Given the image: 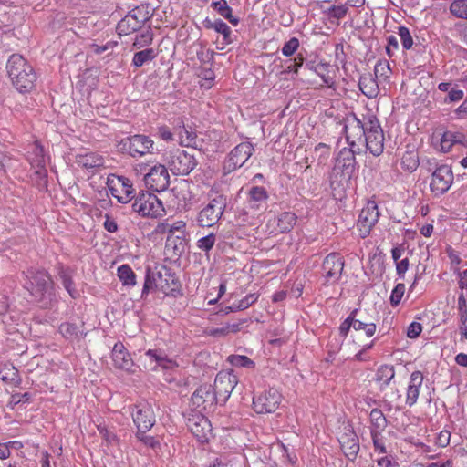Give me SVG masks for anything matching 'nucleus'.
Segmentation results:
<instances>
[{"mask_svg":"<svg viewBox=\"0 0 467 467\" xmlns=\"http://www.w3.org/2000/svg\"><path fill=\"white\" fill-rule=\"evenodd\" d=\"M129 154L133 157H142L146 154L152 153L154 141L148 136L137 134L128 139Z\"/></svg>","mask_w":467,"mask_h":467,"instance_id":"4be33fe9","label":"nucleus"},{"mask_svg":"<svg viewBox=\"0 0 467 467\" xmlns=\"http://www.w3.org/2000/svg\"><path fill=\"white\" fill-rule=\"evenodd\" d=\"M257 299H258V296L256 294H250L239 302V304L237 306V309H239V310L246 309L251 305L255 303L257 301Z\"/></svg>","mask_w":467,"mask_h":467,"instance_id":"052dcab7","label":"nucleus"},{"mask_svg":"<svg viewBox=\"0 0 467 467\" xmlns=\"http://www.w3.org/2000/svg\"><path fill=\"white\" fill-rule=\"evenodd\" d=\"M118 276L123 285H134L136 284V275L128 265H123L118 268Z\"/></svg>","mask_w":467,"mask_h":467,"instance_id":"e433bc0d","label":"nucleus"},{"mask_svg":"<svg viewBox=\"0 0 467 467\" xmlns=\"http://www.w3.org/2000/svg\"><path fill=\"white\" fill-rule=\"evenodd\" d=\"M422 331V326L420 323L412 322L407 330V336L410 338H416Z\"/></svg>","mask_w":467,"mask_h":467,"instance_id":"680f3d73","label":"nucleus"},{"mask_svg":"<svg viewBox=\"0 0 467 467\" xmlns=\"http://www.w3.org/2000/svg\"><path fill=\"white\" fill-rule=\"evenodd\" d=\"M282 400L281 393L275 389H269L253 399V409L258 414L275 412Z\"/></svg>","mask_w":467,"mask_h":467,"instance_id":"f8f14e48","label":"nucleus"},{"mask_svg":"<svg viewBox=\"0 0 467 467\" xmlns=\"http://www.w3.org/2000/svg\"><path fill=\"white\" fill-rule=\"evenodd\" d=\"M419 166L418 156L412 152H406L401 158V167L409 172L414 171Z\"/></svg>","mask_w":467,"mask_h":467,"instance_id":"a19ab883","label":"nucleus"},{"mask_svg":"<svg viewBox=\"0 0 467 467\" xmlns=\"http://www.w3.org/2000/svg\"><path fill=\"white\" fill-rule=\"evenodd\" d=\"M357 310L352 312L353 316V328L356 331L364 330L367 337H372L376 332V325L374 323H366L356 318Z\"/></svg>","mask_w":467,"mask_h":467,"instance_id":"ea45409f","label":"nucleus"},{"mask_svg":"<svg viewBox=\"0 0 467 467\" xmlns=\"http://www.w3.org/2000/svg\"><path fill=\"white\" fill-rule=\"evenodd\" d=\"M450 10L455 16L467 19V0H454Z\"/></svg>","mask_w":467,"mask_h":467,"instance_id":"c03bdc74","label":"nucleus"},{"mask_svg":"<svg viewBox=\"0 0 467 467\" xmlns=\"http://www.w3.org/2000/svg\"><path fill=\"white\" fill-rule=\"evenodd\" d=\"M379 217V212L378 210V205L375 202H368L361 210L358 216V229L361 238L364 239L369 235L370 231L377 223Z\"/></svg>","mask_w":467,"mask_h":467,"instance_id":"dca6fc26","label":"nucleus"},{"mask_svg":"<svg viewBox=\"0 0 467 467\" xmlns=\"http://www.w3.org/2000/svg\"><path fill=\"white\" fill-rule=\"evenodd\" d=\"M228 361L234 367L253 368L254 362L246 356L232 355L228 358Z\"/></svg>","mask_w":467,"mask_h":467,"instance_id":"49530a36","label":"nucleus"},{"mask_svg":"<svg viewBox=\"0 0 467 467\" xmlns=\"http://www.w3.org/2000/svg\"><path fill=\"white\" fill-rule=\"evenodd\" d=\"M167 164L173 174L187 175L196 167L197 161L192 154L177 149L171 153Z\"/></svg>","mask_w":467,"mask_h":467,"instance_id":"1a4fd4ad","label":"nucleus"},{"mask_svg":"<svg viewBox=\"0 0 467 467\" xmlns=\"http://www.w3.org/2000/svg\"><path fill=\"white\" fill-rule=\"evenodd\" d=\"M368 116H363V119H360L357 116L353 115L352 117L347 119L345 125V133L347 140L349 145L353 146L356 143V140H361L367 131Z\"/></svg>","mask_w":467,"mask_h":467,"instance_id":"412c9836","label":"nucleus"},{"mask_svg":"<svg viewBox=\"0 0 467 467\" xmlns=\"http://www.w3.org/2000/svg\"><path fill=\"white\" fill-rule=\"evenodd\" d=\"M341 450L345 456L353 461L359 451V442L357 434L351 426H345L338 438Z\"/></svg>","mask_w":467,"mask_h":467,"instance_id":"aec40b11","label":"nucleus"},{"mask_svg":"<svg viewBox=\"0 0 467 467\" xmlns=\"http://www.w3.org/2000/svg\"><path fill=\"white\" fill-rule=\"evenodd\" d=\"M116 46V43L115 42H109L107 43L106 45H103V46H99L97 44H92L90 46V50L97 54V55H99L109 49H112L114 47Z\"/></svg>","mask_w":467,"mask_h":467,"instance_id":"338daca9","label":"nucleus"},{"mask_svg":"<svg viewBox=\"0 0 467 467\" xmlns=\"http://www.w3.org/2000/svg\"><path fill=\"white\" fill-rule=\"evenodd\" d=\"M178 135L182 146L193 148L197 146V134L191 126L182 125L178 131Z\"/></svg>","mask_w":467,"mask_h":467,"instance_id":"2f4dec72","label":"nucleus"},{"mask_svg":"<svg viewBox=\"0 0 467 467\" xmlns=\"http://www.w3.org/2000/svg\"><path fill=\"white\" fill-rule=\"evenodd\" d=\"M451 433L448 431H442L436 439V444L441 448L446 447L450 442Z\"/></svg>","mask_w":467,"mask_h":467,"instance_id":"69168bd1","label":"nucleus"},{"mask_svg":"<svg viewBox=\"0 0 467 467\" xmlns=\"http://www.w3.org/2000/svg\"><path fill=\"white\" fill-rule=\"evenodd\" d=\"M203 413L192 410L187 418L189 431L201 442L207 441L212 431L211 423Z\"/></svg>","mask_w":467,"mask_h":467,"instance_id":"4468645a","label":"nucleus"},{"mask_svg":"<svg viewBox=\"0 0 467 467\" xmlns=\"http://www.w3.org/2000/svg\"><path fill=\"white\" fill-rule=\"evenodd\" d=\"M62 283L66 290L68 292L71 297L76 298L78 296V292L74 287L72 278L66 273L61 274Z\"/></svg>","mask_w":467,"mask_h":467,"instance_id":"603ef678","label":"nucleus"},{"mask_svg":"<svg viewBox=\"0 0 467 467\" xmlns=\"http://www.w3.org/2000/svg\"><path fill=\"white\" fill-rule=\"evenodd\" d=\"M358 86L361 92L368 99L376 98L379 92L377 79L370 73L360 77Z\"/></svg>","mask_w":467,"mask_h":467,"instance_id":"c85d7f7f","label":"nucleus"},{"mask_svg":"<svg viewBox=\"0 0 467 467\" xmlns=\"http://www.w3.org/2000/svg\"><path fill=\"white\" fill-rule=\"evenodd\" d=\"M203 26L207 29H213L217 33L222 34L224 44H230L233 42L231 28L221 19H216L214 21L205 19L203 21Z\"/></svg>","mask_w":467,"mask_h":467,"instance_id":"7c9ffc66","label":"nucleus"},{"mask_svg":"<svg viewBox=\"0 0 467 467\" xmlns=\"http://www.w3.org/2000/svg\"><path fill=\"white\" fill-rule=\"evenodd\" d=\"M405 292V285L404 284H398L394 289L392 290L391 296H390V303L392 306H398L404 295Z\"/></svg>","mask_w":467,"mask_h":467,"instance_id":"864d4df0","label":"nucleus"},{"mask_svg":"<svg viewBox=\"0 0 467 467\" xmlns=\"http://www.w3.org/2000/svg\"><path fill=\"white\" fill-rule=\"evenodd\" d=\"M391 69L387 60H379L375 65L374 74L376 78L387 79L389 77Z\"/></svg>","mask_w":467,"mask_h":467,"instance_id":"a18cd8bd","label":"nucleus"},{"mask_svg":"<svg viewBox=\"0 0 467 467\" xmlns=\"http://www.w3.org/2000/svg\"><path fill=\"white\" fill-rule=\"evenodd\" d=\"M296 222L294 213L284 212L276 218L277 228L280 233L289 232Z\"/></svg>","mask_w":467,"mask_h":467,"instance_id":"72a5a7b5","label":"nucleus"},{"mask_svg":"<svg viewBox=\"0 0 467 467\" xmlns=\"http://www.w3.org/2000/svg\"><path fill=\"white\" fill-rule=\"evenodd\" d=\"M133 421L140 432H146L155 423V415L152 406L148 402H141L135 406Z\"/></svg>","mask_w":467,"mask_h":467,"instance_id":"a211bd4d","label":"nucleus"},{"mask_svg":"<svg viewBox=\"0 0 467 467\" xmlns=\"http://www.w3.org/2000/svg\"><path fill=\"white\" fill-rule=\"evenodd\" d=\"M395 376L394 367L390 365H383L379 368L376 374V380L388 385Z\"/></svg>","mask_w":467,"mask_h":467,"instance_id":"58836bf2","label":"nucleus"},{"mask_svg":"<svg viewBox=\"0 0 467 467\" xmlns=\"http://www.w3.org/2000/svg\"><path fill=\"white\" fill-rule=\"evenodd\" d=\"M153 40V34L151 29L148 28L136 36L133 46L140 49L151 44Z\"/></svg>","mask_w":467,"mask_h":467,"instance_id":"37998d69","label":"nucleus"},{"mask_svg":"<svg viewBox=\"0 0 467 467\" xmlns=\"http://www.w3.org/2000/svg\"><path fill=\"white\" fill-rule=\"evenodd\" d=\"M345 262L343 256L337 253L327 254L322 264L323 285L336 284L341 277Z\"/></svg>","mask_w":467,"mask_h":467,"instance_id":"9b49d317","label":"nucleus"},{"mask_svg":"<svg viewBox=\"0 0 467 467\" xmlns=\"http://www.w3.org/2000/svg\"><path fill=\"white\" fill-rule=\"evenodd\" d=\"M237 382V377L230 371H220L217 374L212 386L219 403L228 400Z\"/></svg>","mask_w":467,"mask_h":467,"instance_id":"2eb2a0df","label":"nucleus"},{"mask_svg":"<svg viewBox=\"0 0 467 467\" xmlns=\"http://www.w3.org/2000/svg\"><path fill=\"white\" fill-rule=\"evenodd\" d=\"M371 437L375 450L379 451L380 453H386V448L383 439L380 437V431L371 430Z\"/></svg>","mask_w":467,"mask_h":467,"instance_id":"5fc2aeb1","label":"nucleus"},{"mask_svg":"<svg viewBox=\"0 0 467 467\" xmlns=\"http://www.w3.org/2000/svg\"><path fill=\"white\" fill-rule=\"evenodd\" d=\"M267 192L264 187L254 186L249 191L248 204L250 208L261 210L266 208Z\"/></svg>","mask_w":467,"mask_h":467,"instance_id":"cd10ccee","label":"nucleus"},{"mask_svg":"<svg viewBox=\"0 0 467 467\" xmlns=\"http://www.w3.org/2000/svg\"><path fill=\"white\" fill-rule=\"evenodd\" d=\"M29 279L28 290L38 302H44L43 306L47 307L53 296L54 282L51 275L45 270L30 269L26 275Z\"/></svg>","mask_w":467,"mask_h":467,"instance_id":"7ed1b4c3","label":"nucleus"},{"mask_svg":"<svg viewBox=\"0 0 467 467\" xmlns=\"http://www.w3.org/2000/svg\"><path fill=\"white\" fill-rule=\"evenodd\" d=\"M6 68L13 85L19 92L27 93L35 88L36 75L22 56L13 54L8 59Z\"/></svg>","mask_w":467,"mask_h":467,"instance_id":"f257e3e1","label":"nucleus"},{"mask_svg":"<svg viewBox=\"0 0 467 467\" xmlns=\"http://www.w3.org/2000/svg\"><path fill=\"white\" fill-rule=\"evenodd\" d=\"M140 24L141 22L137 19L135 15L129 14L118 23L117 31L120 36L129 35L138 30Z\"/></svg>","mask_w":467,"mask_h":467,"instance_id":"c756f323","label":"nucleus"},{"mask_svg":"<svg viewBox=\"0 0 467 467\" xmlns=\"http://www.w3.org/2000/svg\"><path fill=\"white\" fill-rule=\"evenodd\" d=\"M13 158L6 152L0 151V169L6 171L13 167Z\"/></svg>","mask_w":467,"mask_h":467,"instance_id":"e2e57ef3","label":"nucleus"},{"mask_svg":"<svg viewBox=\"0 0 467 467\" xmlns=\"http://www.w3.org/2000/svg\"><path fill=\"white\" fill-rule=\"evenodd\" d=\"M399 36L404 49H410L412 47L413 39L409 31V29L405 26L399 27Z\"/></svg>","mask_w":467,"mask_h":467,"instance_id":"8fccbe9b","label":"nucleus"},{"mask_svg":"<svg viewBox=\"0 0 467 467\" xmlns=\"http://www.w3.org/2000/svg\"><path fill=\"white\" fill-rule=\"evenodd\" d=\"M111 359L117 369L131 372L134 367L133 360L122 342H117L111 352Z\"/></svg>","mask_w":467,"mask_h":467,"instance_id":"b1692460","label":"nucleus"},{"mask_svg":"<svg viewBox=\"0 0 467 467\" xmlns=\"http://www.w3.org/2000/svg\"><path fill=\"white\" fill-rule=\"evenodd\" d=\"M156 57V52L153 48H146L134 54L132 63L135 67H140L145 63L153 60Z\"/></svg>","mask_w":467,"mask_h":467,"instance_id":"c9c22d12","label":"nucleus"},{"mask_svg":"<svg viewBox=\"0 0 467 467\" xmlns=\"http://www.w3.org/2000/svg\"><path fill=\"white\" fill-rule=\"evenodd\" d=\"M398 48H399V42H398L397 37L394 36H389L388 37V44L386 47V52L389 58H391L394 56V54L398 50Z\"/></svg>","mask_w":467,"mask_h":467,"instance_id":"bf43d9fd","label":"nucleus"},{"mask_svg":"<svg viewBox=\"0 0 467 467\" xmlns=\"http://www.w3.org/2000/svg\"><path fill=\"white\" fill-rule=\"evenodd\" d=\"M239 330L238 324H227L218 328H207L206 334L213 337H223L226 336L230 332H237Z\"/></svg>","mask_w":467,"mask_h":467,"instance_id":"79ce46f5","label":"nucleus"},{"mask_svg":"<svg viewBox=\"0 0 467 467\" xmlns=\"http://www.w3.org/2000/svg\"><path fill=\"white\" fill-rule=\"evenodd\" d=\"M254 152V146L251 142L238 144L230 153L225 166L229 171L242 167Z\"/></svg>","mask_w":467,"mask_h":467,"instance_id":"6ab92c4d","label":"nucleus"},{"mask_svg":"<svg viewBox=\"0 0 467 467\" xmlns=\"http://www.w3.org/2000/svg\"><path fill=\"white\" fill-rule=\"evenodd\" d=\"M76 162L78 166L88 170L96 171L105 164L104 157L95 152L78 154L76 157Z\"/></svg>","mask_w":467,"mask_h":467,"instance_id":"393cba45","label":"nucleus"},{"mask_svg":"<svg viewBox=\"0 0 467 467\" xmlns=\"http://www.w3.org/2000/svg\"><path fill=\"white\" fill-rule=\"evenodd\" d=\"M423 382V374L420 371H414L410 378L407 389L406 403L410 407L417 402L420 394V388Z\"/></svg>","mask_w":467,"mask_h":467,"instance_id":"a878e982","label":"nucleus"},{"mask_svg":"<svg viewBox=\"0 0 467 467\" xmlns=\"http://www.w3.org/2000/svg\"><path fill=\"white\" fill-rule=\"evenodd\" d=\"M428 171L431 172V181L430 188L431 192L436 195L445 193L453 182V174L450 166L441 164L437 165L435 160H428Z\"/></svg>","mask_w":467,"mask_h":467,"instance_id":"20e7f679","label":"nucleus"},{"mask_svg":"<svg viewBox=\"0 0 467 467\" xmlns=\"http://www.w3.org/2000/svg\"><path fill=\"white\" fill-rule=\"evenodd\" d=\"M146 185L155 192L165 191L170 183L167 168L162 164L154 165L144 176Z\"/></svg>","mask_w":467,"mask_h":467,"instance_id":"f3484780","label":"nucleus"},{"mask_svg":"<svg viewBox=\"0 0 467 467\" xmlns=\"http://www.w3.org/2000/svg\"><path fill=\"white\" fill-rule=\"evenodd\" d=\"M59 332L67 339H73L78 337V327L71 323H63L59 327Z\"/></svg>","mask_w":467,"mask_h":467,"instance_id":"de8ad7c7","label":"nucleus"},{"mask_svg":"<svg viewBox=\"0 0 467 467\" xmlns=\"http://www.w3.org/2000/svg\"><path fill=\"white\" fill-rule=\"evenodd\" d=\"M178 288L177 279L167 267H155L153 270H147L142 296L150 291L161 292L165 296H169L177 291Z\"/></svg>","mask_w":467,"mask_h":467,"instance_id":"f03ea898","label":"nucleus"},{"mask_svg":"<svg viewBox=\"0 0 467 467\" xmlns=\"http://www.w3.org/2000/svg\"><path fill=\"white\" fill-rule=\"evenodd\" d=\"M159 137L165 141H172L173 140V133L171 131L169 127L161 126L158 129Z\"/></svg>","mask_w":467,"mask_h":467,"instance_id":"774afa93","label":"nucleus"},{"mask_svg":"<svg viewBox=\"0 0 467 467\" xmlns=\"http://www.w3.org/2000/svg\"><path fill=\"white\" fill-rule=\"evenodd\" d=\"M216 241V235L214 234H210L207 236L202 237L197 241V246L202 251L208 252L210 251Z\"/></svg>","mask_w":467,"mask_h":467,"instance_id":"09e8293b","label":"nucleus"},{"mask_svg":"<svg viewBox=\"0 0 467 467\" xmlns=\"http://www.w3.org/2000/svg\"><path fill=\"white\" fill-rule=\"evenodd\" d=\"M111 195L121 203H128L135 196V190L130 179L123 176H114L108 181Z\"/></svg>","mask_w":467,"mask_h":467,"instance_id":"ddd939ff","label":"nucleus"},{"mask_svg":"<svg viewBox=\"0 0 467 467\" xmlns=\"http://www.w3.org/2000/svg\"><path fill=\"white\" fill-rule=\"evenodd\" d=\"M219 403L216 394L210 384L201 385L192 395L191 406L192 410L209 412Z\"/></svg>","mask_w":467,"mask_h":467,"instance_id":"6e6552de","label":"nucleus"},{"mask_svg":"<svg viewBox=\"0 0 467 467\" xmlns=\"http://www.w3.org/2000/svg\"><path fill=\"white\" fill-rule=\"evenodd\" d=\"M132 208L142 217L158 218L165 214L162 202L153 193L140 192L135 199Z\"/></svg>","mask_w":467,"mask_h":467,"instance_id":"39448f33","label":"nucleus"},{"mask_svg":"<svg viewBox=\"0 0 467 467\" xmlns=\"http://www.w3.org/2000/svg\"><path fill=\"white\" fill-rule=\"evenodd\" d=\"M368 128L365 133L367 150L374 156H379L384 150V135L378 119L373 115L368 116Z\"/></svg>","mask_w":467,"mask_h":467,"instance_id":"423d86ee","label":"nucleus"},{"mask_svg":"<svg viewBox=\"0 0 467 467\" xmlns=\"http://www.w3.org/2000/svg\"><path fill=\"white\" fill-rule=\"evenodd\" d=\"M98 431L101 437L109 444L116 442V435L104 425H98Z\"/></svg>","mask_w":467,"mask_h":467,"instance_id":"4d7b16f0","label":"nucleus"},{"mask_svg":"<svg viewBox=\"0 0 467 467\" xmlns=\"http://www.w3.org/2000/svg\"><path fill=\"white\" fill-rule=\"evenodd\" d=\"M440 144L441 150L448 152L457 144L466 145L467 137L463 133L448 130L443 133Z\"/></svg>","mask_w":467,"mask_h":467,"instance_id":"bb28decb","label":"nucleus"},{"mask_svg":"<svg viewBox=\"0 0 467 467\" xmlns=\"http://www.w3.org/2000/svg\"><path fill=\"white\" fill-rule=\"evenodd\" d=\"M369 419L370 423L372 425V430L381 431L387 426V419L384 416L383 412L379 409H373L370 411Z\"/></svg>","mask_w":467,"mask_h":467,"instance_id":"4c0bfd02","label":"nucleus"},{"mask_svg":"<svg viewBox=\"0 0 467 467\" xmlns=\"http://www.w3.org/2000/svg\"><path fill=\"white\" fill-rule=\"evenodd\" d=\"M327 67L325 65H317L316 67V72L321 77L323 82L328 86L332 87L334 84L333 78L329 75V71L327 73H325L327 70Z\"/></svg>","mask_w":467,"mask_h":467,"instance_id":"6e6d98bb","label":"nucleus"},{"mask_svg":"<svg viewBox=\"0 0 467 467\" xmlns=\"http://www.w3.org/2000/svg\"><path fill=\"white\" fill-rule=\"evenodd\" d=\"M348 11V8L347 5H333L329 9V14L332 17L337 19L343 18Z\"/></svg>","mask_w":467,"mask_h":467,"instance_id":"13d9d810","label":"nucleus"},{"mask_svg":"<svg viewBox=\"0 0 467 467\" xmlns=\"http://www.w3.org/2000/svg\"><path fill=\"white\" fill-rule=\"evenodd\" d=\"M225 206L226 202L223 196L218 195L212 199L198 213L197 222L199 226L211 227L214 225L222 217Z\"/></svg>","mask_w":467,"mask_h":467,"instance_id":"0eeeda50","label":"nucleus"},{"mask_svg":"<svg viewBox=\"0 0 467 467\" xmlns=\"http://www.w3.org/2000/svg\"><path fill=\"white\" fill-rule=\"evenodd\" d=\"M26 159L31 168L35 170L34 174L37 184H46L47 171L46 169L44 149L38 141H35L29 145Z\"/></svg>","mask_w":467,"mask_h":467,"instance_id":"9d476101","label":"nucleus"},{"mask_svg":"<svg viewBox=\"0 0 467 467\" xmlns=\"http://www.w3.org/2000/svg\"><path fill=\"white\" fill-rule=\"evenodd\" d=\"M299 47V40L296 37L290 38L282 47V53L285 57H291Z\"/></svg>","mask_w":467,"mask_h":467,"instance_id":"3c124183","label":"nucleus"},{"mask_svg":"<svg viewBox=\"0 0 467 467\" xmlns=\"http://www.w3.org/2000/svg\"><path fill=\"white\" fill-rule=\"evenodd\" d=\"M212 6L219 15L226 18L234 26L239 23V19L233 16L232 8L228 5L226 0H213Z\"/></svg>","mask_w":467,"mask_h":467,"instance_id":"473e14b6","label":"nucleus"},{"mask_svg":"<svg viewBox=\"0 0 467 467\" xmlns=\"http://www.w3.org/2000/svg\"><path fill=\"white\" fill-rule=\"evenodd\" d=\"M146 432H140L138 431L137 438L141 441L145 445L155 448L159 442L151 436H148L145 434Z\"/></svg>","mask_w":467,"mask_h":467,"instance_id":"0e129e2a","label":"nucleus"},{"mask_svg":"<svg viewBox=\"0 0 467 467\" xmlns=\"http://www.w3.org/2000/svg\"><path fill=\"white\" fill-rule=\"evenodd\" d=\"M355 167L356 157L354 151L348 148L342 149L337 157L334 170L340 171L342 176L348 181L355 171Z\"/></svg>","mask_w":467,"mask_h":467,"instance_id":"5701e85b","label":"nucleus"},{"mask_svg":"<svg viewBox=\"0 0 467 467\" xmlns=\"http://www.w3.org/2000/svg\"><path fill=\"white\" fill-rule=\"evenodd\" d=\"M0 379L5 383L16 384L18 382V371L11 364H2L0 366Z\"/></svg>","mask_w":467,"mask_h":467,"instance_id":"f704fd0d","label":"nucleus"}]
</instances>
